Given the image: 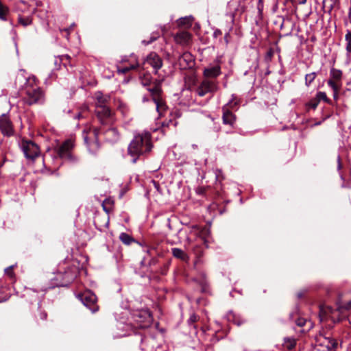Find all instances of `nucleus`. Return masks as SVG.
<instances>
[{
    "instance_id": "9b49d317",
    "label": "nucleus",
    "mask_w": 351,
    "mask_h": 351,
    "mask_svg": "<svg viewBox=\"0 0 351 351\" xmlns=\"http://www.w3.org/2000/svg\"><path fill=\"white\" fill-rule=\"evenodd\" d=\"M95 112L102 125H110L114 122V114L109 106L104 108L99 106L95 109Z\"/></svg>"
},
{
    "instance_id": "7c9ffc66",
    "label": "nucleus",
    "mask_w": 351,
    "mask_h": 351,
    "mask_svg": "<svg viewBox=\"0 0 351 351\" xmlns=\"http://www.w3.org/2000/svg\"><path fill=\"white\" fill-rule=\"evenodd\" d=\"M138 66H139L138 63H136L135 64H132L130 66H124V67H121V68H118L117 71L119 73L125 74L128 72H129L130 70L135 69Z\"/></svg>"
},
{
    "instance_id": "49530a36",
    "label": "nucleus",
    "mask_w": 351,
    "mask_h": 351,
    "mask_svg": "<svg viewBox=\"0 0 351 351\" xmlns=\"http://www.w3.org/2000/svg\"><path fill=\"white\" fill-rule=\"evenodd\" d=\"M204 193V189H203V188H200L197 190L198 194H203Z\"/></svg>"
},
{
    "instance_id": "412c9836",
    "label": "nucleus",
    "mask_w": 351,
    "mask_h": 351,
    "mask_svg": "<svg viewBox=\"0 0 351 351\" xmlns=\"http://www.w3.org/2000/svg\"><path fill=\"white\" fill-rule=\"evenodd\" d=\"M172 255L182 261H187L189 260L188 255L180 248L173 247L171 249Z\"/></svg>"
},
{
    "instance_id": "9d476101",
    "label": "nucleus",
    "mask_w": 351,
    "mask_h": 351,
    "mask_svg": "<svg viewBox=\"0 0 351 351\" xmlns=\"http://www.w3.org/2000/svg\"><path fill=\"white\" fill-rule=\"evenodd\" d=\"M19 145L25 158L28 159L34 160L40 154L38 146L32 141L23 139Z\"/></svg>"
},
{
    "instance_id": "20e7f679",
    "label": "nucleus",
    "mask_w": 351,
    "mask_h": 351,
    "mask_svg": "<svg viewBox=\"0 0 351 351\" xmlns=\"http://www.w3.org/2000/svg\"><path fill=\"white\" fill-rule=\"evenodd\" d=\"M74 143L71 139L66 140L56 149L58 156L64 161L75 163L78 158L73 153Z\"/></svg>"
},
{
    "instance_id": "4468645a",
    "label": "nucleus",
    "mask_w": 351,
    "mask_h": 351,
    "mask_svg": "<svg viewBox=\"0 0 351 351\" xmlns=\"http://www.w3.org/2000/svg\"><path fill=\"white\" fill-rule=\"evenodd\" d=\"M178 62L181 69H188L194 66L195 59L191 53L184 52L180 56Z\"/></svg>"
},
{
    "instance_id": "37998d69",
    "label": "nucleus",
    "mask_w": 351,
    "mask_h": 351,
    "mask_svg": "<svg viewBox=\"0 0 351 351\" xmlns=\"http://www.w3.org/2000/svg\"><path fill=\"white\" fill-rule=\"evenodd\" d=\"M230 34L226 33L224 36V40L226 44L229 43Z\"/></svg>"
},
{
    "instance_id": "4be33fe9",
    "label": "nucleus",
    "mask_w": 351,
    "mask_h": 351,
    "mask_svg": "<svg viewBox=\"0 0 351 351\" xmlns=\"http://www.w3.org/2000/svg\"><path fill=\"white\" fill-rule=\"evenodd\" d=\"M330 76L331 77L330 80L337 84H341V80L342 77V71L341 70L332 68L330 71Z\"/></svg>"
},
{
    "instance_id": "864d4df0",
    "label": "nucleus",
    "mask_w": 351,
    "mask_h": 351,
    "mask_svg": "<svg viewBox=\"0 0 351 351\" xmlns=\"http://www.w3.org/2000/svg\"><path fill=\"white\" fill-rule=\"evenodd\" d=\"M154 184H155L156 187L158 186V184H156V182L155 181H154Z\"/></svg>"
},
{
    "instance_id": "4c0bfd02",
    "label": "nucleus",
    "mask_w": 351,
    "mask_h": 351,
    "mask_svg": "<svg viewBox=\"0 0 351 351\" xmlns=\"http://www.w3.org/2000/svg\"><path fill=\"white\" fill-rule=\"evenodd\" d=\"M141 82L144 86H149L151 84V77L149 75H144L143 77L141 79Z\"/></svg>"
},
{
    "instance_id": "72a5a7b5",
    "label": "nucleus",
    "mask_w": 351,
    "mask_h": 351,
    "mask_svg": "<svg viewBox=\"0 0 351 351\" xmlns=\"http://www.w3.org/2000/svg\"><path fill=\"white\" fill-rule=\"evenodd\" d=\"M346 41V51L348 53H351V32L348 30L345 36Z\"/></svg>"
},
{
    "instance_id": "1a4fd4ad",
    "label": "nucleus",
    "mask_w": 351,
    "mask_h": 351,
    "mask_svg": "<svg viewBox=\"0 0 351 351\" xmlns=\"http://www.w3.org/2000/svg\"><path fill=\"white\" fill-rule=\"evenodd\" d=\"M77 298L86 306L92 313L99 310L97 304V298L95 293L90 291H86L77 295Z\"/></svg>"
},
{
    "instance_id": "c756f323",
    "label": "nucleus",
    "mask_w": 351,
    "mask_h": 351,
    "mask_svg": "<svg viewBox=\"0 0 351 351\" xmlns=\"http://www.w3.org/2000/svg\"><path fill=\"white\" fill-rule=\"evenodd\" d=\"M199 319V315H197V314L193 313L190 315V317L187 320V322H188V324L189 326H193L194 329L196 330L197 329V327L195 325V323L196 322H197L198 320ZM195 333H197V332L195 331Z\"/></svg>"
},
{
    "instance_id": "c85d7f7f",
    "label": "nucleus",
    "mask_w": 351,
    "mask_h": 351,
    "mask_svg": "<svg viewBox=\"0 0 351 351\" xmlns=\"http://www.w3.org/2000/svg\"><path fill=\"white\" fill-rule=\"evenodd\" d=\"M317 77L316 72H312L308 73L305 75V85L307 87H309L311 84L314 82L315 79Z\"/></svg>"
},
{
    "instance_id": "603ef678",
    "label": "nucleus",
    "mask_w": 351,
    "mask_h": 351,
    "mask_svg": "<svg viewBox=\"0 0 351 351\" xmlns=\"http://www.w3.org/2000/svg\"><path fill=\"white\" fill-rule=\"evenodd\" d=\"M300 3H302V4L305 3H306V0L302 1Z\"/></svg>"
},
{
    "instance_id": "de8ad7c7",
    "label": "nucleus",
    "mask_w": 351,
    "mask_h": 351,
    "mask_svg": "<svg viewBox=\"0 0 351 351\" xmlns=\"http://www.w3.org/2000/svg\"><path fill=\"white\" fill-rule=\"evenodd\" d=\"M302 296H303V293H298V297L299 298H302Z\"/></svg>"
},
{
    "instance_id": "ea45409f",
    "label": "nucleus",
    "mask_w": 351,
    "mask_h": 351,
    "mask_svg": "<svg viewBox=\"0 0 351 351\" xmlns=\"http://www.w3.org/2000/svg\"><path fill=\"white\" fill-rule=\"evenodd\" d=\"M345 308L350 311V312L348 315V319L350 324H351V300L346 304Z\"/></svg>"
},
{
    "instance_id": "f704fd0d",
    "label": "nucleus",
    "mask_w": 351,
    "mask_h": 351,
    "mask_svg": "<svg viewBox=\"0 0 351 351\" xmlns=\"http://www.w3.org/2000/svg\"><path fill=\"white\" fill-rule=\"evenodd\" d=\"M158 38H159V34L157 32H153L150 36V39L149 40H142V43L144 45H148L154 41L156 40Z\"/></svg>"
},
{
    "instance_id": "3c124183",
    "label": "nucleus",
    "mask_w": 351,
    "mask_h": 351,
    "mask_svg": "<svg viewBox=\"0 0 351 351\" xmlns=\"http://www.w3.org/2000/svg\"><path fill=\"white\" fill-rule=\"evenodd\" d=\"M80 116H81V114H80V113H78V114L76 116V117H77V119H80Z\"/></svg>"
},
{
    "instance_id": "bb28decb",
    "label": "nucleus",
    "mask_w": 351,
    "mask_h": 351,
    "mask_svg": "<svg viewBox=\"0 0 351 351\" xmlns=\"http://www.w3.org/2000/svg\"><path fill=\"white\" fill-rule=\"evenodd\" d=\"M296 346V340L295 338L287 337L284 339L283 346L288 350H293Z\"/></svg>"
},
{
    "instance_id": "58836bf2",
    "label": "nucleus",
    "mask_w": 351,
    "mask_h": 351,
    "mask_svg": "<svg viewBox=\"0 0 351 351\" xmlns=\"http://www.w3.org/2000/svg\"><path fill=\"white\" fill-rule=\"evenodd\" d=\"M38 314L36 315V317H39L40 319L42 320H45L47 319V313L40 309V307H38Z\"/></svg>"
},
{
    "instance_id": "09e8293b",
    "label": "nucleus",
    "mask_w": 351,
    "mask_h": 351,
    "mask_svg": "<svg viewBox=\"0 0 351 351\" xmlns=\"http://www.w3.org/2000/svg\"><path fill=\"white\" fill-rule=\"evenodd\" d=\"M192 147H193V149H197V145H195V144H193V145H192Z\"/></svg>"
},
{
    "instance_id": "7ed1b4c3",
    "label": "nucleus",
    "mask_w": 351,
    "mask_h": 351,
    "mask_svg": "<svg viewBox=\"0 0 351 351\" xmlns=\"http://www.w3.org/2000/svg\"><path fill=\"white\" fill-rule=\"evenodd\" d=\"M151 138V133L147 131L134 136L128 147V154L132 158V163H136L141 156L151 152L152 149Z\"/></svg>"
},
{
    "instance_id": "a878e982",
    "label": "nucleus",
    "mask_w": 351,
    "mask_h": 351,
    "mask_svg": "<svg viewBox=\"0 0 351 351\" xmlns=\"http://www.w3.org/2000/svg\"><path fill=\"white\" fill-rule=\"evenodd\" d=\"M9 12V8L2 3V2L0 1V20L3 21H7V16L8 15Z\"/></svg>"
},
{
    "instance_id": "c03bdc74",
    "label": "nucleus",
    "mask_w": 351,
    "mask_h": 351,
    "mask_svg": "<svg viewBox=\"0 0 351 351\" xmlns=\"http://www.w3.org/2000/svg\"><path fill=\"white\" fill-rule=\"evenodd\" d=\"M157 263V260L156 258H152L149 261V265H156Z\"/></svg>"
},
{
    "instance_id": "5fc2aeb1",
    "label": "nucleus",
    "mask_w": 351,
    "mask_h": 351,
    "mask_svg": "<svg viewBox=\"0 0 351 351\" xmlns=\"http://www.w3.org/2000/svg\"><path fill=\"white\" fill-rule=\"evenodd\" d=\"M168 125H169V123H167V124H165V123H162V125H163V126H165V125L168 126Z\"/></svg>"
},
{
    "instance_id": "473e14b6",
    "label": "nucleus",
    "mask_w": 351,
    "mask_h": 351,
    "mask_svg": "<svg viewBox=\"0 0 351 351\" xmlns=\"http://www.w3.org/2000/svg\"><path fill=\"white\" fill-rule=\"evenodd\" d=\"M315 98L318 100L319 103L321 100H323L328 104H330V100L328 98L325 92H322V91L318 92L316 94Z\"/></svg>"
},
{
    "instance_id": "cd10ccee",
    "label": "nucleus",
    "mask_w": 351,
    "mask_h": 351,
    "mask_svg": "<svg viewBox=\"0 0 351 351\" xmlns=\"http://www.w3.org/2000/svg\"><path fill=\"white\" fill-rule=\"evenodd\" d=\"M119 239L122 241L123 243L128 245H130L133 242H135V240L132 237L125 232L120 234Z\"/></svg>"
},
{
    "instance_id": "f3484780",
    "label": "nucleus",
    "mask_w": 351,
    "mask_h": 351,
    "mask_svg": "<svg viewBox=\"0 0 351 351\" xmlns=\"http://www.w3.org/2000/svg\"><path fill=\"white\" fill-rule=\"evenodd\" d=\"M162 80H157L154 82V86L147 88V90L150 93L152 100L158 99L161 97L162 88L161 84Z\"/></svg>"
},
{
    "instance_id": "423d86ee",
    "label": "nucleus",
    "mask_w": 351,
    "mask_h": 351,
    "mask_svg": "<svg viewBox=\"0 0 351 351\" xmlns=\"http://www.w3.org/2000/svg\"><path fill=\"white\" fill-rule=\"evenodd\" d=\"M76 277V271L72 268H68L64 273L58 272L52 280L53 287H66L71 283Z\"/></svg>"
},
{
    "instance_id": "2eb2a0df",
    "label": "nucleus",
    "mask_w": 351,
    "mask_h": 351,
    "mask_svg": "<svg viewBox=\"0 0 351 351\" xmlns=\"http://www.w3.org/2000/svg\"><path fill=\"white\" fill-rule=\"evenodd\" d=\"M221 73V66L218 64L210 65L204 68L203 71V75L204 79L214 80L219 76Z\"/></svg>"
},
{
    "instance_id": "b1692460",
    "label": "nucleus",
    "mask_w": 351,
    "mask_h": 351,
    "mask_svg": "<svg viewBox=\"0 0 351 351\" xmlns=\"http://www.w3.org/2000/svg\"><path fill=\"white\" fill-rule=\"evenodd\" d=\"M153 101L156 104L158 112L159 113L160 115H161L162 113L165 112L167 109V106L165 101H163L162 97L153 100Z\"/></svg>"
},
{
    "instance_id": "f03ea898",
    "label": "nucleus",
    "mask_w": 351,
    "mask_h": 351,
    "mask_svg": "<svg viewBox=\"0 0 351 351\" xmlns=\"http://www.w3.org/2000/svg\"><path fill=\"white\" fill-rule=\"evenodd\" d=\"M101 134H104L106 140L110 142H116L119 138V132L114 128H110L105 131L101 128H94L88 131L84 130V141L91 154L95 155L100 148L98 136Z\"/></svg>"
},
{
    "instance_id": "f8f14e48",
    "label": "nucleus",
    "mask_w": 351,
    "mask_h": 351,
    "mask_svg": "<svg viewBox=\"0 0 351 351\" xmlns=\"http://www.w3.org/2000/svg\"><path fill=\"white\" fill-rule=\"evenodd\" d=\"M0 130L6 136L14 134V126L8 114H2L0 116Z\"/></svg>"
},
{
    "instance_id": "a211bd4d",
    "label": "nucleus",
    "mask_w": 351,
    "mask_h": 351,
    "mask_svg": "<svg viewBox=\"0 0 351 351\" xmlns=\"http://www.w3.org/2000/svg\"><path fill=\"white\" fill-rule=\"evenodd\" d=\"M289 319L299 327H303L307 322V319L299 316L297 312L291 313L289 314Z\"/></svg>"
},
{
    "instance_id": "a18cd8bd",
    "label": "nucleus",
    "mask_w": 351,
    "mask_h": 351,
    "mask_svg": "<svg viewBox=\"0 0 351 351\" xmlns=\"http://www.w3.org/2000/svg\"><path fill=\"white\" fill-rule=\"evenodd\" d=\"M106 202V201H105L103 204V208L104 210L106 212V213H108L109 212V210L106 207V206L104 205V204ZM108 203H110V201L108 200L107 201Z\"/></svg>"
},
{
    "instance_id": "393cba45",
    "label": "nucleus",
    "mask_w": 351,
    "mask_h": 351,
    "mask_svg": "<svg viewBox=\"0 0 351 351\" xmlns=\"http://www.w3.org/2000/svg\"><path fill=\"white\" fill-rule=\"evenodd\" d=\"M328 85L333 90V98L335 100H337L338 99V92L341 88V84H337L332 80H328L327 82Z\"/></svg>"
},
{
    "instance_id": "dca6fc26",
    "label": "nucleus",
    "mask_w": 351,
    "mask_h": 351,
    "mask_svg": "<svg viewBox=\"0 0 351 351\" xmlns=\"http://www.w3.org/2000/svg\"><path fill=\"white\" fill-rule=\"evenodd\" d=\"M93 97L95 100V108H97L99 106L104 108L109 106L110 100V97L109 95H105L101 91H97L95 93Z\"/></svg>"
},
{
    "instance_id": "0eeeda50",
    "label": "nucleus",
    "mask_w": 351,
    "mask_h": 351,
    "mask_svg": "<svg viewBox=\"0 0 351 351\" xmlns=\"http://www.w3.org/2000/svg\"><path fill=\"white\" fill-rule=\"evenodd\" d=\"M238 104L239 101L237 100V97L235 96V95H232V99L222 108V120L223 124L229 125L232 127L234 126L236 121V116L230 110V108H233Z\"/></svg>"
},
{
    "instance_id": "aec40b11",
    "label": "nucleus",
    "mask_w": 351,
    "mask_h": 351,
    "mask_svg": "<svg viewBox=\"0 0 351 351\" xmlns=\"http://www.w3.org/2000/svg\"><path fill=\"white\" fill-rule=\"evenodd\" d=\"M197 280L202 287V291L206 292L208 286L206 273L203 271H199Z\"/></svg>"
},
{
    "instance_id": "ddd939ff",
    "label": "nucleus",
    "mask_w": 351,
    "mask_h": 351,
    "mask_svg": "<svg viewBox=\"0 0 351 351\" xmlns=\"http://www.w3.org/2000/svg\"><path fill=\"white\" fill-rule=\"evenodd\" d=\"M149 64L151 66L155 74H156L158 70L162 66L163 62L161 57L156 52H151L149 53L143 61V65Z\"/></svg>"
},
{
    "instance_id": "c9c22d12",
    "label": "nucleus",
    "mask_w": 351,
    "mask_h": 351,
    "mask_svg": "<svg viewBox=\"0 0 351 351\" xmlns=\"http://www.w3.org/2000/svg\"><path fill=\"white\" fill-rule=\"evenodd\" d=\"M15 267V265H11L7 268L5 269V274L10 277V279H14L15 277L14 272L13 271V269Z\"/></svg>"
},
{
    "instance_id": "8fccbe9b",
    "label": "nucleus",
    "mask_w": 351,
    "mask_h": 351,
    "mask_svg": "<svg viewBox=\"0 0 351 351\" xmlns=\"http://www.w3.org/2000/svg\"><path fill=\"white\" fill-rule=\"evenodd\" d=\"M143 101L145 102V101H148V99H147L145 97H144L143 98Z\"/></svg>"
},
{
    "instance_id": "a19ab883",
    "label": "nucleus",
    "mask_w": 351,
    "mask_h": 351,
    "mask_svg": "<svg viewBox=\"0 0 351 351\" xmlns=\"http://www.w3.org/2000/svg\"><path fill=\"white\" fill-rule=\"evenodd\" d=\"M181 23L182 24H185V23H187L188 25H191V17H185V18H183L181 19Z\"/></svg>"
},
{
    "instance_id": "79ce46f5",
    "label": "nucleus",
    "mask_w": 351,
    "mask_h": 351,
    "mask_svg": "<svg viewBox=\"0 0 351 351\" xmlns=\"http://www.w3.org/2000/svg\"><path fill=\"white\" fill-rule=\"evenodd\" d=\"M221 31L220 29H216L214 33H213V36L215 38H217L218 36H221Z\"/></svg>"
},
{
    "instance_id": "6e6552de",
    "label": "nucleus",
    "mask_w": 351,
    "mask_h": 351,
    "mask_svg": "<svg viewBox=\"0 0 351 351\" xmlns=\"http://www.w3.org/2000/svg\"><path fill=\"white\" fill-rule=\"evenodd\" d=\"M136 327L140 328H148L152 323V316L148 310L141 309L134 312L132 315Z\"/></svg>"
},
{
    "instance_id": "5701e85b",
    "label": "nucleus",
    "mask_w": 351,
    "mask_h": 351,
    "mask_svg": "<svg viewBox=\"0 0 351 351\" xmlns=\"http://www.w3.org/2000/svg\"><path fill=\"white\" fill-rule=\"evenodd\" d=\"M70 57L68 55L56 57L54 59V64L56 69H59L62 64L66 66V62H69Z\"/></svg>"
},
{
    "instance_id": "39448f33",
    "label": "nucleus",
    "mask_w": 351,
    "mask_h": 351,
    "mask_svg": "<svg viewBox=\"0 0 351 351\" xmlns=\"http://www.w3.org/2000/svg\"><path fill=\"white\" fill-rule=\"evenodd\" d=\"M219 89V84L217 80L204 79L194 89L196 95L202 97L207 95H213Z\"/></svg>"
},
{
    "instance_id": "2f4dec72",
    "label": "nucleus",
    "mask_w": 351,
    "mask_h": 351,
    "mask_svg": "<svg viewBox=\"0 0 351 351\" xmlns=\"http://www.w3.org/2000/svg\"><path fill=\"white\" fill-rule=\"evenodd\" d=\"M18 21H19V23H20L21 25H22L24 27L29 25L32 23V19L29 16L22 17L20 16L19 17Z\"/></svg>"
},
{
    "instance_id": "f257e3e1",
    "label": "nucleus",
    "mask_w": 351,
    "mask_h": 351,
    "mask_svg": "<svg viewBox=\"0 0 351 351\" xmlns=\"http://www.w3.org/2000/svg\"><path fill=\"white\" fill-rule=\"evenodd\" d=\"M15 84L21 87L24 94L23 99L26 104L32 106L44 101L43 92L36 84V77H26L24 70H20L18 73Z\"/></svg>"
},
{
    "instance_id": "6ab92c4d",
    "label": "nucleus",
    "mask_w": 351,
    "mask_h": 351,
    "mask_svg": "<svg viewBox=\"0 0 351 351\" xmlns=\"http://www.w3.org/2000/svg\"><path fill=\"white\" fill-rule=\"evenodd\" d=\"M175 39L177 43L186 44L191 40V34L187 32H180L176 34Z\"/></svg>"
},
{
    "instance_id": "e433bc0d",
    "label": "nucleus",
    "mask_w": 351,
    "mask_h": 351,
    "mask_svg": "<svg viewBox=\"0 0 351 351\" xmlns=\"http://www.w3.org/2000/svg\"><path fill=\"white\" fill-rule=\"evenodd\" d=\"M318 104V100L316 98H313L308 102L307 106L310 108L315 110L317 107Z\"/></svg>"
}]
</instances>
